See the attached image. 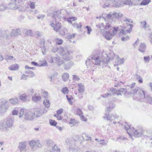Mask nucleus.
<instances>
[{"instance_id":"1","label":"nucleus","mask_w":152,"mask_h":152,"mask_svg":"<svg viewBox=\"0 0 152 152\" xmlns=\"http://www.w3.org/2000/svg\"><path fill=\"white\" fill-rule=\"evenodd\" d=\"M114 59L115 60V62L117 66L123 64L125 61L124 58H120L118 56H115L113 52H111L108 55L103 53L101 56L95 55L89 57L86 61V64L88 68H90L94 71L95 65H99L101 63L103 65L106 64Z\"/></svg>"},{"instance_id":"2","label":"nucleus","mask_w":152,"mask_h":152,"mask_svg":"<svg viewBox=\"0 0 152 152\" xmlns=\"http://www.w3.org/2000/svg\"><path fill=\"white\" fill-rule=\"evenodd\" d=\"M105 31L102 33L103 36L107 40H110L117 33L118 27H113L110 24L106 23Z\"/></svg>"},{"instance_id":"3","label":"nucleus","mask_w":152,"mask_h":152,"mask_svg":"<svg viewBox=\"0 0 152 152\" xmlns=\"http://www.w3.org/2000/svg\"><path fill=\"white\" fill-rule=\"evenodd\" d=\"M51 50L54 52L58 51L65 61H69L72 58L69 51L66 48L60 47L58 48L56 46H55L53 47L51 49Z\"/></svg>"},{"instance_id":"4","label":"nucleus","mask_w":152,"mask_h":152,"mask_svg":"<svg viewBox=\"0 0 152 152\" xmlns=\"http://www.w3.org/2000/svg\"><path fill=\"white\" fill-rule=\"evenodd\" d=\"M124 128L130 137L133 140V136L135 137H138L141 136L143 133V130L142 129H135L134 128L131 127L130 126L128 125V124L125 123Z\"/></svg>"},{"instance_id":"5","label":"nucleus","mask_w":152,"mask_h":152,"mask_svg":"<svg viewBox=\"0 0 152 152\" xmlns=\"http://www.w3.org/2000/svg\"><path fill=\"white\" fill-rule=\"evenodd\" d=\"M13 121L12 119L9 118L4 121L3 123L0 124V129L4 132H8L12 126Z\"/></svg>"},{"instance_id":"6","label":"nucleus","mask_w":152,"mask_h":152,"mask_svg":"<svg viewBox=\"0 0 152 152\" xmlns=\"http://www.w3.org/2000/svg\"><path fill=\"white\" fill-rule=\"evenodd\" d=\"M68 15V13L66 10L62 9L60 10L54 11L53 12V18L54 19L59 21L61 18H63L65 20H66L67 16Z\"/></svg>"},{"instance_id":"7","label":"nucleus","mask_w":152,"mask_h":152,"mask_svg":"<svg viewBox=\"0 0 152 152\" xmlns=\"http://www.w3.org/2000/svg\"><path fill=\"white\" fill-rule=\"evenodd\" d=\"M19 118L26 120H32L34 118L33 112L28 111L25 113L24 109L22 108L20 111Z\"/></svg>"},{"instance_id":"8","label":"nucleus","mask_w":152,"mask_h":152,"mask_svg":"<svg viewBox=\"0 0 152 152\" xmlns=\"http://www.w3.org/2000/svg\"><path fill=\"white\" fill-rule=\"evenodd\" d=\"M127 92L126 89L121 88L119 90H117L115 89H110V93H107L105 94L102 95L101 97L106 98L110 96L112 94H116L118 95L125 94Z\"/></svg>"},{"instance_id":"9","label":"nucleus","mask_w":152,"mask_h":152,"mask_svg":"<svg viewBox=\"0 0 152 152\" xmlns=\"http://www.w3.org/2000/svg\"><path fill=\"white\" fill-rule=\"evenodd\" d=\"M131 93L134 94H136L138 99L142 100L145 98V95L143 91L138 87H136L134 89L131 90Z\"/></svg>"},{"instance_id":"10","label":"nucleus","mask_w":152,"mask_h":152,"mask_svg":"<svg viewBox=\"0 0 152 152\" xmlns=\"http://www.w3.org/2000/svg\"><path fill=\"white\" fill-rule=\"evenodd\" d=\"M115 107V105L112 102H110L106 106L105 109L104 115L103 118L105 120L110 119L109 117V113Z\"/></svg>"},{"instance_id":"11","label":"nucleus","mask_w":152,"mask_h":152,"mask_svg":"<svg viewBox=\"0 0 152 152\" xmlns=\"http://www.w3.org/2000/svg\"><path fill=\"white\" fill-rule=\"evenodd\" d=\"M123 16V15L120 13L116 12H110L107 15L106 18L110 19H113L114 18L119 19Z\"/></svg>"},{"instance_id":"12","label":"nucleus","mask_w":152,"mask_h":152,"mask_svg":"<svg viewBox=\"0 0 152 152\" xmlns=\"http://www.w3.org/2000/svg\"><path fill=\"white\" fill-rule=\"evenodd\" d=\"M8 101L6 99H4L0 104V113H4L7 111L8 108V106L7 104Z\"/></svg>"},{"instance_id":"13","label":"nucleus","mask_w":152,"mask_h":152,"mask_svg":"<svg viewBox=\"0 0 152 152\" xmlns=\"http://www.w3.org/2000/svg\"><path fill=\"white\" fill-rule=\"evenodd\" d=\"M59 21L58 20L54 19L53 18V20L50 24L51 26L53 28L54 30L56 32H57L61 28V25L58 22Z\"/></svg>"},{"instance_id":"14","label":"nucleus","mask_w":152,"mask_h":152,"mask_svg":"<svg viewBox=\"0 0 152 152\" xmlns=\"http://www.w3.org/2000/svg\"><path fill=\"white\" fill-rule=\"evenodd\" d=\"M47 144L50 147H51L53 151H56L57 152H60V149L56 145H54V142L51 140H49L47 142Z\"/></svg>"},{"instance_id":"15","label":"nucleus","mask_w":152,"mask_h":152,"mask_svg":"<svg viewBox=\"0 0 152 152\" xmlns=\"http://www.w3.org/2000/svg\"><path fill=\"white\" fill-rule=\"evenodd\" d=\"M16 0H11V2L8 5L9 8L12 10H16L18 8V6L16 5Z\"/></svg>"},{"instance_id":"16","label":"nucleus","mask_w":152,"mask_h":152,"mask_svg":"<svg viewBox=\"0 0 152 152\" xmlns=\"http://www.w3.org/2000/svg\"><path fill=\"white\" fill-rule=\"evenodd\" d=\"M19 99L23 102H29V100L28 99V96L25 93L20 94L19 96Z\"/></svg>"},{"instance_id":"17","label":"nucleus","mask_w":152,"mask_h":152,"mask_svg":"<svg viewBox=\"0 0 152 152\" xmlns=\"http://www.w3.org/2000/svg\"><path fill=\"white\" fill-rule=\"evenodd\" d=\"M20 29L18 28L12 29L10 33V36L13 37L18 35L20 34Z\"/></svg>"},{"instance_id":"18","label":"nucleus","mask_w":152,"mask_h":152,"mask_svg":"<svg viewBox=\"0 0 152 152\" xmlns=\"http://www.w3.org/2000/svg\"><path fill=\"white\" fill-rule=\"evenodd\" d=\"M131 32V29L126 30L125 27H123L120 31V35L121 36H124L127 34L128 33L130 34Z\"/></svg>"},{"instance_id":"19","label":"nucleus","mask_w":152,"mask_h":152,"mask_svg":"<svg viewBox=\"0 0 152 152\" xmlns=\"http://www.w3.org/2000/svg\"><path fill=\"white\" fill-rule=\"evenodd\" d=\"M113 6L116 7H118L123 5V2L121 0H114L113 2Z\"/></svg>"},{"instance_id":"20","label":"nucleus","mask_w":152,"mask_h":152,"mask_svg":"<svg viewBox=\"0 0 152 152\" xmlns=\"http://www.w3.org/2000/svg\"><path fill=\"white\" fill-rule=\"evenodd\" d=\"M41 97L40 95H38L37 94H35L32 97L33 101L37 102L41 99Z\"/></svg>"},{"instance_id":"21","label":"nucleus","mask_w":152,"mask_h":152,"mask_svg":"<svg viewBox=\"0 0 152 152\" xmlns=\"http://www.w3.org/2000/svg\"><path fill=\"white\" fill-rule=\"evenodd\" d=\"M27 144V142L26 141L21 142L19 144L18 148L20 151L24 150L26 148Z\"/></svg>"},{"instance_id":"22","label":"nucleus","mask_w":152,"mask_h":152,"mask_svg":"<svg viewBox=\"0 0 152 152\" xmlns=\"http://www.w3.org/2000/svg\"><path fill=\"white\" fill-rule=\"evenodd\" d=\"M9 32L7 30H6L4 32L0 30V39H2L4 36L5 34L6 35V37L7 39L9 38V36L7 34Z\"/></svg>"},{"instance_id":"23","label":"nucleus","mask_w":152,"mask_h":152,"mask_svg":"<svg viewBox=\"0 0 152 152\" xmlns=\"http://www.w3.org/2000/svg\"><path fill=\"white\" fill-rule=\"evenodd\" d=\"M78 92L80 93H83L85 90L84 86L81 83L78 84Z\"/></svg>"},{"instance_id":"24","label":"nucleus","mask_w":152,"mask_h":152,"mask_svg":"<svg viewBox=\"0 0 152 152\" xmlns=\"http://www.w3.org/2000/svg\"><path fill=\"white\" fill-rule=\"evenodd\" d=\"M146 46L145 44L141 43L138 48V50L140 52L143 53L145 52Z\"/></svg>"},{"instance_id":"25","label":"nucleus","mask_w":152,"mask_h":152,"mask_svg":"<svg viewBox=\"0 0 152 152\" xmlns=\"http://www.w3.org/2000/svg\"><path fill=\"white\" fill-rule=\"evenodd\" d=\"M96 27L102 33L105 31L104 28H105V25L104 26L103 23L98 24L96 26Z\"/></svg>"},{"instance_id":"26","label":"nucleus","mask_w":152,"mask_h":152,"mask_svg":"<svg viewBox=\"0 0 152 152\" xmlns=\"http://www.w3.org/2000/svg\"><path fill=\"white\" fill-rule=\"evenodd\" d=\"M10 103L13 104H16L19 103V100L17 97L13 98L9 100Z\"/></svg>"},{"instance_id":"27","label":"nucleus","mask_w":152,"mask_h":152,"mask_svg":"<svg viewBox=\"0 0 152 152\" xmlns=\"http://www.w3.org/2000/svg\"><path fill=\"white\" fill-rule=\"evenodd\" d=\"M109 117H110L111 119L107 120H110V121L112 122L115 120V119H118L119 116L118 115H117L116 114H114L112 115L111 116L109 115Z\"/></svg>"},{"instance_id":"28","label":"nucleus","mask_w":152,"mask_h":152,"mask_svg":"<svg viewBox=\"0 0 152 152\" xmlns=\"http://www.w3.org/2000/svg\"><path fill=\"white\" fill-rule=\"evenodd\" d=\"M19 66L17 64H13L10 66L9 69L11 70H16L18 69Z\"/></svg>"},{"instance_id":"29","label":"nucleus","mask_w":152,"mask_h":152,"mask_svg":"<svg viewBox=\"0 0 152 152\" xmlns=\"http://www.w3.org/2000/svg\"><path fill=\"white\" fill-rule=\"evenodd\" d=\"M54 62H56L59 65H61L63 63V61L59 59V57H56L54 58Z\"/></svg>"},{"instance_id":"30","label":"nucleus","mask_w":152,"mask_h":152,"mask_svg":"<svg viewBox=\"0 0 152 152\" xmlns=\"http://www.w3.org/2000/svg\"><path fill=\"white\" fill-rule=\"evenodd\" d=\"M31 64L35 66H45L47 65V63L46 61L45 60H44V62L43 63L41 64V65H39L37 63L33 61L31 62Z\"/></svg>"},{"instance_id":"31","label":"nucleus","mask_w":152,"mask_h":152,"mask_svg":"<svg viewBox=\"0 0 152 152\" xmlns=\"http://www.w3.org/2000/svg\"><path fill=\"white\" fill-rule=\"evenodd\" d=\"M43 103L44 105L46 107L48 108L50 107V103L48 99H45Z\"/></svg>"},{"instance_id":"32","label":"nucleus","mask_w":152,"mask_h":152,"mask_svg":"<svg viewBox=\"0 0 152 152\" xmlns=\"http://www.w3.org/2000/svg\"><path fill=\"white\" fill-rule=\"evenodd\" d=\"M77 20L76 18L75 17H72L70 18H67L66 19V20L69 23H73L74 22H75V21Z\"/></svg>"},{"instance_id":"33","label":"nucleus","mask_w":152,"mask_h":152,"mask_svg":"<svg viewBox=\"0 0 152 152\" xmlns=\"http://www.w3.org/2000/svg\"><path fill=\"white\" fill-rule=\"evenodd\" d=\"M34 113V116L38 118L41 116L42 113L39 110H36L35 112H33Z\"/></svg>"},{"instance_id":"34","label":"nucleus","mask_w":152,"mask_h":152,"mask_svg":"<svg viewBox=\"0 0 152 152\" xmlns=\"http://www.w3.org/2000/svg\"><path fill=\"white\" fill-rule=\"evenodd\" d=\"M62 77L63 80L66 81L69 79V75L68 73H65L63 74Z\"/></svg>"},{"instance_id":"35","label":"nucleus","mask_w":152,"mask_h":152,"mask_svg":"<svg viewBox=\"0 0 152 152\" xmlns=\"http://www.w3.org/2000/svg\"><path fill=\"white\" fill-rule=\"evenodd\" d=\"M74 64L73 62L70 61L67 64H66L64 66V68L66 69H69Z\"/></svg>"},{"instance_id":"36","label":"nucleus","mask_w":152,"mask_h":152,"mask_svg":"<svg viewBox=\"0 0 152 152\" xmlns=\"http://www.w3.org/2000/svg\"><path fill=\"white\" fill-rule=\"evenodd\" d=\"M99 142L100 145H101L102 146H106L107 143L108 141H105L104 140H100L98 141Z\"/></svg>"},{"instance_id":"37","label":"nucleus","mask_w":152,"mask_h":152,"mask_svg":"<svg viewBox=\"0 0 152 152\" xmlns=\"http://www.w3.org/2000/svg\"><path fill=\"white\" fill-rule=\"evenodd\" d=\"M36 140H33L30 142L29 144L33 149L34 147L36 146Z\"/></svg>"},{"instance_id":"38","label":"nucleus","mask_w":152,"mask_h":152,"mask_svg":"<svg viewBox=\"0 0 152 152\" xmlns=\"http://www.w3.org/2000/svg\"><path fill=\"white\" fill-rule=\"evenodd\" d=\"M26 73L28 75V76L29 77H33L35 75V74L34 73L30 70H27L26 71Z\"/></svg>"},{"instance_id":"39","label":"nucleus","mask_w":152,"mask_h":152,"mask_svg":"<svg viewBox=\"0 0 152 152\" xmlns=\"http://www.w3.org/2000/svg\"><path fill=\"white\" fill-rule=\"evenodd\" d=\"M141 23L143 27L146 30L149 29L148 28L149 27L148 26H147V23L145 21H142L141 22Z\"/></svg>"},{"instance_id":"40","label":"nucleus","mask_w":152,"mask_h":152,"mask_svg":"<svg viewBox=\"0 0 152 152\" xmlns=\"http://www.w3.org/2000/svg\"><path fill=\"white\" fill-rule=\"evenodd\" d=\"M70 121V122L69 123V124L71 126H73L76 125L78 123L77 121L73 119H71Z\"/></svg>"},{"instance_id":"41","label":"nucleus","mask_w":152,"mask_h":152,"mask_svg":"<svg viewBox=\"0 0 152 152\" xmlns=\"http://www.w3.org/2000/svg\"><path fill=\"white\" fill-rule=\"evenodd\" d=\"M56 44L58 45H61L63 44V40L61 39L58 38H56L55 39Z\"/></svg>"},{"instance_id":"42","label":"nucleus","mask_w":152,"mask_h":152,"mask_svg":"<svg viewBox=\"0 0 152 152\" xmlns=\"http://www.w3.org/2000/svg\"><path fill=\"white\" fill-rule=\"evenodd\" d=\"M151 1L150 0H143L141 3L140 5H145L148 4Z\"/></svg>"},{"instance_id":"43","label":"nucleus","mask_w":152,"mask_h":152,"mask_svg":"<svg viewBox=\"0 0 152 152\" xmlns=\"http://www.w3.org/2000/svg\"><path fill=\"white\" fill-rule=\"evenodd\" d=\"M42 96L45 98H48V92L44 90H42Z\"/></svg>"},{"instance_id":"44","label":"nucleus","mask_w":152,"mask_h":152,"mask_svg":"<svg viewBox=\"0 0 152 152\" xmlns=\"http://www.w3.org/2000/svg\"><path fill=\"white\" fill-rule=\"evenodd\" d=\"M72 24L74 26L77 28H80L82 26V24L80 23H77L76 22H74Z\"/></svg>"},{"instance_id":"45","label":"nucleus","mask_w":152,"mask_h":152,"mask_svg":"<svg viewBox=\"0 0 152 152\" xmlns=\"http://www.w3.org/2000/svg\"><path fill=\"white\" fill-rule=\"evenodd\" d=\"M122 1L123 2V4L130 5L132 4L130 0H123Z\"/></svg>"},{"instance_id":"46","label":"nucleus","mask_w":152,"mask_h":152,"mask_svg":"<svg viewBox=\"0 0 152 152\" xmlns=\"http://www.w3.org/2000/svg\"><path fill=\"white\" fill-rule=\"evenodd\" d=\"M76 112L77 114L79 116H81L83 113L82 110L80 108L77 109Z\"/></svg>"},{"instance_id":"47","label":"nucleus","mask_w":152,"mask_h":152,"mask_svg":"<svg viewBox=\"0 0 152 152\" xmlns=\"http://www.w3.org/2000/svg\"><path fill=\"white\" fill-rule=\"evenodd\" d=\"M34 92V89L32 88H30L27 90V93L29 95H31Z\"/></svg>"},{"instance_id":"48","label":"nucleus","mask_w":152,"mask_h":152,"mask_svg":"<svg viewBox=\"0 0 152 152\" xmlns=\"http://www.w3.org/2000/svg\"><path fill=\"white\" fill-rule=\"evenodd\" d=\"M42 42L43 45V47L42 48V53L44 55H45V54L46 52V50L44 45L45 41H43Z\"/></svg>"},{"instance_id":"49","label":"nucleus","mask_w":152,"mask_h":152,"mask_svg":"<svg viewBox=\"0 0 152 152\" xmlns=\"http://www.w3.org/2000/svg\"><path fill=\"white\" fill-rule=\"evenodd\" d=\"M86 28L87 29V33L88 34H90V33L92 31V29L91 27L88 26H87L86 27Z\"/></svg>"},{"instance_id":"50","label":"nucleus","mask_w":152,"mask_h":152,"mask_svg":"<svg viewBox=\"0 0 152 152\" xmlns=\"http://www.w3.org/2000/svg\"><path fill=\"white\" fill-rule=\"evenodd\" d=\"M35 3L34 2L30 1L29 4V6L31 8L34 9L35 7Z\"/></svg>"},{"instance_id":"51","label":"nucleus","mask_w":152,"mask_h":152,"mask_svg":"<svg viewBox=\"0 0 152 152\" xmlns=\"http://www.w3.org/2000/svg\"><path fill=\"white\" fill-rule=\"evenodd\" d=\"M49 123L50 125L53 126H55L57 124L56 122L53 120H50Z\"/></svg>"},{"instance_id":"52","label":"nucleus","mask_w":152,"mask_h":152,"mask_svg":"<svg viewBox=\"0 0 152 152\" xmlns=\"http://www.w3.org/2000/svg\"><path fill=\"white\" fill-rule=\"evenodd\" d=\"M144 59L145 62L148 63L150 60V58L149 56H144Z\"/></svg>"},{"instance_id":"53","label":"nucleus","mask_w":152,"mask_h":152,"mask_svg":"<svg viewBox=\"0 0 152 152\" xmlns=\"http://www.w3.org/2000/svg\"><path fill=\"white\" fill-rule=\"evenodd\" d=\"M61 91L64 94H67L68 92V90L67 87H64L62 89Z\"/></svg>"},{"instance_id":"54","label":"nucleus","mask_w":152,"mask_h":152,"mask_svg":"<svg viewBox=\"0 0 152 152\" xmlns=\"http://www.w3.org/2000/svg\"><path fill=\"white\" fill-rule=\"evenodd\" d=\"M67 32L66 29L65 28H63L60 32V34L62 35H65Z\"/></svg>"},{"instance_id":"55","label":"nucleus","mask_w":152,"mask_h":152,"mask_svg":"<svg viewBox=\"0 0 152 152\" xmlns=\"http://www.w3.org/2000/svg\"><path fill=\"white\" fill-rule=\"evenodd\" d=\"M27 36H31L32 35V31L30 30H27L25 33Z\"/></svg>"},{"instance_id":"56","label":"nucleus","mask_w":152,"mask_h":152,"mask_svg":"<svg viewBox=\"0 0 152 152\" xmlns=\"http://www.w3.org/2000/svg\"><path fill=\"white\" fill-rule=\"evenodd\" d=\"M129 37L128 36H126L125 37H121V40L122 41H126L129 39Z\"/></svg>"},{"instance_id":"57","label":"nucleus","mask_w":152,"mask_h":152,"mask_svg":"<svg viewBox=\"0 0 152 152\" xmlns=\"http://www.w3.org/2000/svg\"><path fill=\"white\" fill-rule=\"evenodd\" d=\"M75 34L69 35L67 36V38L68 39H73L75 36Z\"/></svg>"},{"instance_id":"58","label":"nucleus","mask_w":152,"mask_h":152,"mask_svg":"<svg viewBox=\"0 0 152 152\" xmlns=\"http://www.w3.org/2000/svg\"><path fill=\"white\" fill-rule=\"evenodd\" d=\"M45 17V15L43 14H39L37 16L38 19H42Z\"/></svg>"},{"instance_id":"59","label":"nucleus","mask_w":152,"mask_h":152,"mask_svg":"<svg viewBox=\"0 0 152 152\" xmlns=\"http://www.w3.org/2000/svg\"><path fill=\"white\" fill-rule=\"evenodd\" d=\"M19 112L18 110L17 109H15L13 110L12 112V115H17Z\"/></svg>"},{"instance_id":"60","label":"nucleus","mask_w":152,"mask_h":152,"mask_svg":"<svg viewBox=\"0 0 152 152\" xmlns=\"http://www.w3.org/2000/svg\"><path fill=\"white\" fill-rule=\"evenodd\" d=\"M38 148H40L41 147L42 145L41 144L40 141L39 140H36V146Z\"/></svg>"},{"instance_id":"61","label":"nucleus","mask_w":152,"mask_h":152,"mask_svg":"<svg viewBox=\"0 0 152 152\" xmlns=\"http://www.w3.org/2000/svg\"><path fill=\"white\" fill-rule=\"evenodd\" d=\"M28 77V75L23 74L21 77L20 79L23 80H26L27 79Z\"/></svg>"},{"instance_id":"62","label":"nucleus","mask_w":152,"mask_h":152,"mask_svg":"<svg viewBox=\"0 0 152 152\" xmlns=\"http://www.w3.org/2000/svg\"><path fill=\"white\" fill-rule=\"evenodd\" d=\"M54 116L56 117L58 120H61L62 119V117H61L60 115L56 114Z\"/></svg>"},{"instance_id":"63","label":"nucleus","mask_w":152,"mask_h":152,"mask_svg":"<svg viewBox=\"0 0 152 152\" xmlns=\"http://www.w3.org/2000/svg\"><path fill=\"white\" fill-rule=\"evenodd\" d=\"M66 96L70 104H72V102H71V100L72 99V97L71 96L69 97V96H68L67 95H66Z\"/></svg>"},{"instance_id":"64","label":"nucleus","mask_w":152,"mask_h":152,"mask_svg":"<svg viewBox=\"0 0 152 152\" xmlns=\"http://www.w3.org/2000/svg\"><path fill=\"white\" fill-rule=\"evenodd\" d=\"M126 140L127 139L123 136H120L119 138H117L116 140L117 141H119V140Z\"/></svg>"}]
</instances>
